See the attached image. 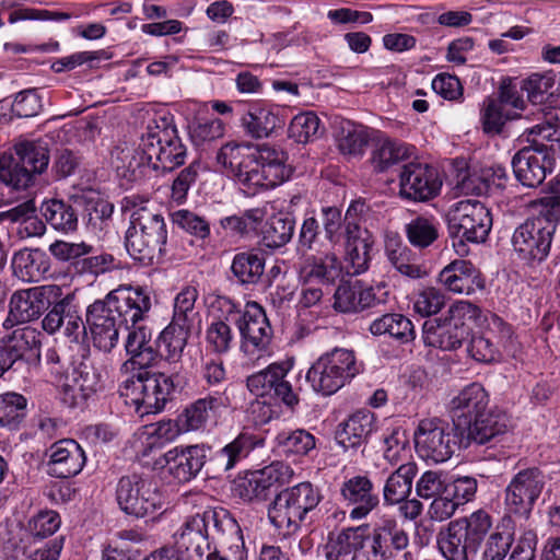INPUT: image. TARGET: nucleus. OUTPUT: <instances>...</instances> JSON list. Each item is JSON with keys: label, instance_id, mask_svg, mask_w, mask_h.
Wrapping results in <instances>:
<instances>
[{"label": "nucleus", "instance_id": "10", "mask_svg": "<svg viewBox=\"0 0 560 560\" xmlns=\"http://www.w3.org/2000/svg\"><path fill=\"white\" fill-rule=\"evenodd\" d=\"M140 148L142 161H147L154 171L171 172L185 162L186 148L177 136L176 128L165 120L148 126Z\"/></svg>", "mask_w": 560, "mask_h": 560}, {"label": "nucleus", "instance_id": "59", "mask_svg": "<svg viewBox=\"0 0 560 560\" xmlns=\"http://www.w3.org/2000/svg\"><path fill=\"white\" fill-rule=\"evenodd\" d=\"M555 77L551 73H533L522 81L521 90L527 93V98L534 104L541 103L546 94L552 95Z\"/></svg>", "mask_w": 560, "mask_h": 560}, {"label": "nucleus", "instance_id": "25", "mask_svg": "<svg viewBox=\"0 0 560 560\" xmlns=\"http://www.w3.org/2000/svg\"><path fill=\"white\" fill-rule=\"evenodd\" d=\"M47 452V474L51 477L66 479L77 476L85 465V453L72 439L55 442Z\"/></svg>", "mask_w": 560, "mask_h": 560}, {"label": "nucleus", "instance_id": "29", "mask_svg": "<svg viewBox=\"0 0 560 560\" xmlns=\"http://www.w3.org/2000/svg\"><path fill=\"white\" fill-rule=\"evenodd\" d=\"M508 429L506 415L493 408H488L487 411L472 419L467 427H464L463 433L459 434L464 447L467 448L471 443L483 445L494 441L505 434Z\"/></svg>", "mask_w": 560, "mask_h": 560}, {"label": "nucleus", "instance_id": "36", "mask_svg": "<svg viewBox=\"0 0 560 560\" xmlns=\"http://www.w3.org/2000/svg\"><path fill=\"white\" fill-rule=\"evenodd\" d=\"M336 440L345 450L364 445L375 430V417L370 410H358L340 424Z\"/></svg>", "mask_w": 560, "mask_h": 560}, {"label": "nucleus", "instance_id": "49", "mask_svg": "<svg viewBox=\"0 0 560 560\" xmlns=\"http://www.w3.org/2000/svg\"><path fill=\"white\" fill-rule=\"evenodd\" d=\"M40 211L46 222L56 231L70 233L78 228L77 210L63 200H47L43 202Z\"/></svg>", "mask_w": 560, "mask_h": 560}, {"label": "nucleus", "instance_id": "57", "mask_svg": "<svg viewBox=\"0 0 560 560\" xmlns=\"http://www.w3.org/2000/svg\"><path fill=\"white\" fill-rule=\"evenodd\" d=\"M189 137L196 147L221 138L224 126L219 118H195L188 126Z\"/></svg>", "mask_w": 560, "mask_h": 560}, {"label": "nucleus", "instance_id": "31", "mask_svg": "<svg viewBox=\"0 0 560 560\" xmlns=\"http://www.w3.org/2000/svg\"><path fill=\"white\" fill-rule=\"evenodd\" d=\"M439 281L451 292L474 294L485 289V280L479 269L469 260L456 259L445 266Z\"/></svg>", "mask_w": 560, "mask_h": 560}, {"label": "nucleus", "instance_id": "3", "mask_svg": "<svg viewBox=\"0 0 560 560\" xmlns=\"http://www.w3.org/2000/svg\"><path fill=\"white\" fill-rule=\"evenodd\" d=\"M133 206L130 224L125 233V248L129 256L144 266L159 261L165 253L167 230L164 218L145 205L137 206L125 198V208Z\"/></svg>", "mask_w": 560, "mask_h": 560}, {"label": "nucleus", "instance_id": "4", "mask_svg": "<svg viewBox=\"0 0 560 560\" xmlns=\"http://www.w3.org/2000/svg\"><path fill=\"white\" fill-rule=\"evenodd\" d=\"M240 524L232 514L223 508L208 509L202 513L190 516L174 535V544L192 560H202L210 550V530L212 538L219 542L226 536H234Z\"/></svg>", "mask_w": 560, "mask_h": 560}, {"label": "nucleus", "instance_id": "6", "mask_svg": "<svg viewBox=\"0 0 560 560\" xmlns=\"http://www.w3.org/2000/svg\"><path fill=\"white\" fill-rule=\"evenodd\" d=\"M491 526L490 514L481 509L451 521L438 535L439 549L446 560H469Z\"/></svg>", "mask_w": 560, "mask_h": 560}, {"label": "nucleus", "instance_id": "7", "mask_svg": "<svg viewBox=\"0 0 560 560\" xmlns=\"http://www.w3.org/2000/svg\"><path fill=\"white\" fill-rule=\"evenodd\" d=\"M119 510L135 518H144L163 511L164 497L158 482L147 474L121 476L115 489Z\"/></svg>", "mask_w": 560, "mask_h": 560}, {"label": "nucleus", "instance_id": "16", "mask_svg": "<svg viewBox=\"0 0 560 560\" xmlns=\"http://www.w3.org/2000/svg\"><path fill=\"white\" fill-rule=\"evenodd\" d=\"M545 486L544 475L538 468L520 470L505 488L506 510L515 515L528 517Z\"/></svg>", "mask_w": 560, "mask_h": 560}, {"label": "nucleus", "instance_id": "39", "mask_svg": "<svg viewBox=\"0 0 560 560\" xmlns=\"http://www.w3.org/2000/svg\"><path fill=\"white\" fill-rule=\"evenodd\" d=\"M413 154V148L407 143L385 138L378 140L371 152V165L377 173H386L404 165Z\"/></svg>", "mask_w": 560, "mask_h": 560}, {"label": "nucleus", "instance_id": "34", "mask_svg": "<svg viewBox=\"0 0 560 560\" xmlns=\"http://www.w3.org/2000/svg\"><path fill=\"white\" fill-rule=\"evenodd\" d=\"M224 393L209 394L188 405L178 416V423L184 431L198 430L229 406Z\"/></svg>", "mask_w": 560, "mask_h": 560}, {"label": "nucleus", "instance_id": "1", "mask_svg": "<svg viewBox=\"0 0 560 560\" xmlns=\"http://www.w3.org/2000/svg\"><path fill=\"white\" fill-rule=\"evenodd\" d=\"M151 308V299L142 288L119 287L104 300H97L86 310V325L93 345L104 352H110L118 342V327L138 324Z\"/></svg>", "mask_w": 560, "mask_h": 560}, {"label": "nucleus", "instance_id": "61", "mask_svg": "<svg viewBox=\"0 0 560 560\" xmlns=\"http://www.w3.org/2000/svg\"><path fill=\"white\" fill-rule=\"evenodd\" d=\"M374 242L360 241L354 245L346 247V261L348 262V272L351 275H361L369 269L371 261V248Z\"/></svg>", "mask_w": 560, "mask_h": 560}, {"label": "nucleus", "instance_id": "53", "mask_svg": "<svg viewBox=\"0 0 560 560\" xmlns=\"http://www.w3.org/2000/svg\"><path fill=\"white\" fill-rule=\"evenodd\" d=\"M27 400L18 393L0 395V424L11 430L20 428L27 413Z\"/></svg>", "mask_w": 560, "mask_h": 560}, {"label": "nucleus", "instance_id": "23", "mask_svg": "<svg viewBox=\"0 0 560 560\" xmlns=\"http://www.w3.org/2000/svg\"><path fill=\"white\" fill-rule=\"evenodd\" d=\"M217 163L249 190L253 182L260 178V175L255 172L257 170L256 153L252 152L247 145L235 142L225 143L217 153Z\"/></svg>", "mask_w": 560, "mask_h": 560}, {"label": "nucleus", "instance_id": "58", "mask_svg": "<svg viewBox=\"0 0 560 560\" xmlns=\"http://www.w3.org/2000/svg\"><path fill=\"white\" fill-rule=\"evenodd\" d=\"M92 250L93 247L84 242L56 241L49 245V252L56 259L73 265H81L83 257L91 254Z\"/></svg>", "mask_w": 560, "mask_h": 560}, {"label": "nucleus", "instance_id": "17", "mask_svg": "<svg viewBox=\"0 0 560 560\" xmlns=\"http://www.w3.org/2000/svg\"><path fill=\"white\" fill-rule=\"evenodd\" d=\"M59 294L60 288L57 285L34 287L14 292L10 299L5 324L13 326L39 318Z\"/></svg>", "mask_w": 560, "mask_h": 560}, {"label": "nucleus", "instance_id": "24", "mask_svg": "<svg viewBox=\"0 0 560 560\" xmlns=\"http://www.w3.org/2000/svg\"><path fill=\"white\" fill-rule=\"evenodd\" d=\"M489 395L479 383L464 387L450 401V412L456 431L463 433V428L489 407Z\"/></svg>", "mask_w": 560, "mask_h": 560}, {"label": "nucleus", "instance_id": "26", "mask_svg": "<svg viewBox=\"0 0 560 560\" xmlns=\"http://www.w3.org/2000/svg\"><path fill=\"white\" fill-rule=\"evenodd\" d=\"M290 476V467L276 462L241 479L236 483V491L246 501L265 500L273 485L287 482Z\"/></svg>", "mask_w": 560, "mask_h": 560}, {"label": "nucleus", "instance_id": "35", "mask_svg": "<svg viewBox=\"0 0 560 560\" xmlns=\"http://www.w3.org/2000/svg\"><path fill=\"white\" fill-rule=\"evenodd\" d=\"M13 275L24 282H38L50 273V258L40 248H22L12 256Z\"/></svg>", "mask_w": 560, "mask_h": 560}, {"label": "nucleus", "instance_id": "51", "mask_svg": "<svg viewBox=\"0 0 560 560\" xmlns=\"http://www.w3.org/2000/svg\"><path fill=\"white\" fill-rule=\"evenodd\" d=\"M439 226L433 217L418 215L405 225L406 237L413 247L424 249L439 238Z\"/></svg>", "mask_w": 560, "mask_h": 560}, {"label": "nucleus", "instance_id": "48", "mask_svg": "<svg viewBox=\"0 0 560 560\" xmlns=\"http://www.w3.org/2000/svg\"><path fill=\"white\" fill-rule=\"evenodd\" d=\"M191 326L172 322L161 331L158 342L163 348L162 355L168 362L177 363L191 335Z\"/></svg>", "mask_w": 560, "mask_h": 560}, {"label": "nucleus", "instance_id": "41", "mask_svg": "<svg viewBox=\"0 0 560 560\" xmlns=\"http://www.w3.org/2000/svg\"><path fill=\"white\" fill-rule=\"evenodd\" d=\"M467 338L463 328L453 326L446 318L428 319L422 326V339L425 346L441 350H455Z\"/></svg>", "mask_w": 560, "mask_h": 560}, {"label": "nucleus", "instance_id": "56", "mask_svg": "<svg viewBox=\"0 0 560 560\" xmlns=\"http://www.w3.org/2000/svg\"><path fill=\"white\" fill-rule=\"evenodd\" d=\"M198 299V291L194 287H185L174 300V312L172 322L194 327L198 319V312L195 304Z\"/></svg>", "mask_w": 560, "mask_h": 560}, {"label": "nucleus", "instance_id": "13", "mask_svg": "<svg viewBox=\"0 0 560 560\" xmlns=\"http://www.w3.org/2000/svg\"><path fill=\"white\" fill-rule=\"evenodd\" d=\"M419 455L435 463H444L460 447L462 435L439 418L422 419L413 434Z\"/></svg>", "mask_w": 560, "mask_h": 560}, {"label": "nucleus", "instance_id": "60", "mask_svg": "<svg viewBox=\"0 0 560 560\" xmlns=\"http://www.w3.org/2000/svg\"><path fill=\"white\" fill-rule=\"evenodd\" d=\"M480 313L481 311L477 305L468 301H458L450 307L446 319L458 329L463 328L468 337L471 329L470 323L475 322Z\"/></svg>", "mask_w": 560, "mask_h": 560}, {"label": "nucleus", "instance_id": "11", "mask_svg": "<svg viewBox=\"0 0 560 560\" xmlns=\"http://www.w3.org/2000/svg\"><path fill=\"white\" fill-rule=\"evenodd\" d=\"M492 226L489 209L478 200L465 199L458 201L447 214L450 235L458 238L453 243L457 253L465 252L464 242L482 243L486 241Z\"/></svg>", "mask_w": 560, "mask_h": 560}, {"label": "nucleus", "instance_id": "8", "mask_svg": "<svg viewBox=\"0 0 560 560\" xmlns=\"http://www.w3.org/2000/svg\"><path fill=\"white\" fill-rule=\"evenodd\" d=\"M318 487L310 481L300 482L278 493L268 510L272 525L285 534L294 533L322 501Z\"/></svg>", "mask_w": 560, "mask_h": 560}, {"label": "nucleus", "instance_id": "50", "mask_svg": "<svg viewBox=\"0 0 560 560\" xmlns=\"http://www.w3.org/2000/svg\"><path fill=\"white\" fill-rule=\"evenodd\" d=\"M294 230L295 220L290 213H276L267 220L261 231L264 244L269 248L282 247L291 241Z\"/></svg>", "mask_w": 560, "mask_h": 560}, {"label": "nucleus", "instance_id": "45", "mask_svg": "<svg viewBox=\"0 0 560 560\" xmlns=\"http://www.w3.org/2000/svg\"><path fill=\"white\" fill-rule=\"evenodd\" d=\"M417 472L418 467L413 462L401 464L392 472L383 488L384 502L388 505H396L408 499Z\"/></svg>", "mask_w": 560, "mask_h": 560}, {"label": "nucleus", "instance_id": "63", "mask_svg": "<svg viewBox=\"0 0 560 560\" xmlns=\"http://www.w3.org/2000/svg\"><path fill=\"white\" fill-rule=\"evenodd\" d=\"M478 480L471 476H458L447 482V495H451L458 506L471 502L477 493Z\"/></svg>", "mask_w": 560, "mask_h": 560}, {"label": "nucleus", "instance_id": "64", "mask_svg": "<svg viewBox=\"0 0 560 560\" xmlns=\"http://www.w3.org/2000/svg\"><path fill=\"white\" fill-rule=\"evenodd\" d=\"M513 539V532L509 528L492 533L486 542L482 559L504 560L512 546Z\"/></svg>", "mask_w": 560, "mask_h": 560}, {"label": "nucleus", "instance_id": "15", "mask_svg": "<svg viewBox=\"0 0 560 560\" xmlns=\"http://www.w3.org/2000/svg\"><path fill=\"white\" fill-rule=\"evenodd\" d=\"M409 545L405 529L395 518L384 517L365 535L364 560H392Z\"/></svg>", "mask_w": 560, "mask_h": 560}, {"label": "nucleus", "instance_id": "2", "mask_svg": "<svg viewBox=\"0 0 560 560\" xmlns=\"http://www.w3.org/2000/svg\"><path fill=\"white\" fill-rule=\"evenodd\" d=\"M148 369H139L120 386V395L126 404L141 417L161 412L187 384L186 376L178 371L167 374Z\"/></svg>", "mask_w": 560, "mask_h": 560}, {"label": "nucleus", "instance_id": "14", "mask_svg": "<svg viewBox=\"0 0 560 560\" xmlns=\"http://www.w3.org/2000/svg\"><path fill=\"white\" fill-rule=\"evenodd\" d=\"M555 150L534 138L532 144L518 150L512 159L513 173L523 186L536 188L552 173Z\"/></svg>", "mask_w": 560, "mask_h": 560}, {"label": "nucleus", "instance_id": "37", "mask_svg": "<svg viewBox=\"0 0 560 560\" xmlns=\"http://www.w3.org/2000/svg\"><path fill=\"white\" fill-rule=\"evenodd\" d=\"M363 550H365V535L362 526L347 527L336 536H329L325 546V557L327 560H342L352 555L351 560H364Z\"/></svg>", "mask_w": 560, "mask_h": 560}, {"label": "nucleus", "instance_id": "30", "mask_svg": "<svg viewBox=\"0 0 560 560\" xmlns=\"http://www.w3.org/2000/svg\"><path fill=\"white\" fill-rule=\"evenodd\" d=\"M284 110L279 106L253 104L242 116L241 122L246 133L254 139L269 138L285 126Z\"/></svg>", "mask_w": 560, "mask_h": 560}, {"label": "nucleus", "instance_id": "40", "mask_svg": "<svg viewBox=\"0 0 560 560\" xmlns=\"http://www.w3.org/2000/svg\"><path fill=\"white\" fill-rule=\"evenodd\" d=\"M0 218L14 224L12 230L19 240L40 237L46 232V224L36 214V207L33 200H27L16 207L1 212Z\"/></svg>", "mask_w": 560, "mask_h": 560}, {"label": "nucleus", "instance_id": "18", "mask_svg": "<svg viewBox=\"0 0 560 560\" xmlns=\"http://www.w3.org/2000/svg\"><path fill=\"white\" fill-rule=\"evenodd\" d=\"M289 371L290 365L287 362L271 363L266 369L249 375L246 378V386L257 397H276L292 408L298 405L299 398L291 384L285 381Z\"/></svg>", "mask_w": 560, "mask_h": 560}, {"label": "nucleus", "instance_id": "21", "mask_svg": "<svg viewBox=\"0 0 560 560\" xmlns=\"http://www.w3.org/2000/svg\"><path fill=\"white\" fill-rule=\"evenodd\" d=\"M296 269L302 284H320L326 289H332L342 273L340 260L330 252L301 254Z\"/></svg>", "mask_w": 560, "mask_h": 560}, {"label": "nucleus", "instance_id": "52", "mask_svg": "<svg viewBox=\"0 0 560 560\" xmlns=\"http://www.w3.org/2000/svg\"><path fill=\"white\" fill-rule=\"evenodd\" d=\"M520 117L521 115L517 112L503 108L499 103L491 100V97H487L483 101L480 121L482 130L487 135H500L508 120H514Z\"/></svg>", "mask_w": 560, "mask_h": 560}, {"label": "nucleus", "instance_id": "44", "mask_svg": "<svg viewBox=\"0 0 560 560\" xmlns=\"http://www.w3.org/2000/svg\"><path fill=\"white\" fill-rule=\"evenodd\" d=\"M254 447V436L242 433L209 458V467L214 474L226 472L246 458Z\"/></svg>", "mask_w": 560, "mask_h": 560}, {"label": "nucleus", "instance_id": "20", "mask_svg": "<svg viewBox=\"0 0 560 560\" xmlns=\"http://www.w3.org/2000/svg\"><path fill=\"white\" fill-rule=\"evenodd\" d=\"M237 328L242 338V352L254 355L268 349L273 330L265 310L257 302L245 304Z\"/></svg>", "mask_w": 560, "mask_h": 560}, {"label": "nucleus", "instance_id": "54", "mask_svg": "<svg viewBox=\"0 0 560 560\" xmlns=\"http://www.w3.org/2000/svg\"><path fill=\"white\" fill-rule=\"evenodd\" d=\"M289 137L298 143H307L319 137L320 120L312 112L298 114L289 126Z\"/></svg>", "mask_w": 560, "mask_h": 560}, {"label": "nucleus", "instance_id": "42", "mask_svg": "<svg viewBox=\"0 0 560 560\" xmlns=\"http://www.w3.org/2000/svg\"><path fill=\"white\" fill-rule=\"evenodd\" d=\"M368 330L375 337L387 336L401 345L410 343L416 338L413 323L400 313H384L375 317Z\"/></svg>", "mask_w": 560, "mask_h": 560}, {"label": "nucleus", "instance_id": "27", "mask_svg": "<svg viewBox=\"0 0 560 560\" xmlns=\"http://www.w3.org/2000/svg\"><path fill=\"white\" fill-rule=\"evenodd\" d=\"M288 155L281 149L264 144L256 153L257 172L260 175L257 182H253L252 189L258 187L273 188L289 179L292 170L287 165Z\"/></svg>", "mask_w": 560, "mask_h": 560}, {"label": "nucleus", "instance_id": "46", "mask_svg": "<svg viewBox=\"0 0 560 560\" xmlns=\"http://www.w3.org/2000/svg\"><path fill=\"white\" fill-rule=\"evenodd\" d=\"M371 140L370 129L352 121H342L338 128L336 141L339 151L350 158H360Z\"/></svg>", "mask_w": 560, "mask_h": 560}, {"label": "nucleus", "instance_id": "32", "mask_svg": "<svg viewBox=\"0 0 560 560\" xmlns=\"http://www.w3.org/2000/svg\"><path fill=\"white\" fill-rule=\"evenodd\" d=\"M40 341L36 330L31 327H22L0 339V377L12 365L28 354H34Z\"/></svg>", "mask_w": 560, "mask_h": 560}, {"label": "nucleus", "instance_id": "55", "mask_svg": "<svg viewBox=\"0 0 560 560\" xmlns=\"http://www.w3.org/2000/svg\"><path fill=\"white\" fill-rule=\"evenodd\" d=\"M276 440L278 447L285 454L306 455L316 445L315 436L303 429L279 433Z\"/></svg>", "mask_w": 560, "mask_h": 560}, {"label": "nucleus", "instance_id": "22", "mask_svg": "<svg viewBox=\"0 0 560 560\" xmlns=\"http://www.w3.org/2000/svg\"><path fill=\"white\" fill-rule=\"evenodd\" d=\"M209 451L203 444L176 446L164 454V467L178 482H188L206 465Z\"/></svg>", "mask_w": 560, "mask_h": 560}, {"label": "nucleus", "instance_id": "5", "mask_svg": "<svg viewBox=\"0 0 560 560\" xmlns=\"http://www.w3.org/2000/svg\"><path fill=\"white\" fill-rule=\"evenodd\" d=\"M49 160L46 142L19 139L0 154V183L12 190L25 191L47 170Z\"/></svg>", "mask_w": 560, "mask_h": 560}, {"label": "nucleus", "instance_id": "62", "mask_svg": "<svg viewBox=\"0 0 560 560\" xmlns=\"http://www.w3.org/2000/svg\"><path fill=\"white\" fill-rule=\"evenodd\" d=\"M206 341L212 351L225 353L233 342L231 327L224 320H213L207 328Z\"/></svg>", "mask_w": 560, "mask_h": 560}, {"label": "nucleus", "instance_id": "9", "mask_svg": "<svg viewBox=\"0 0 560 560\" xmlns=\"http://www.w3.org/2000/svg\"><path fill=\"white\" fill-rule=\"evenodd\" d=\"M360 368L352 350L335 348L312 364L306 373V381L314 392L330 396L358 375Z\"/></svg>", "mask_w": 560, "mask_h": 560}, {"label": "nucleus", "instance_id": "33", "mask_svg": "<svg viewBox=\"0 0 560 560\" xmlns=\"http://www.w3.org/2000/svg\"><path fill=\"white\" fill-rule=\"evenodd\" d=\"M129 332L126 339L125 349L129 359L124 363L125 369L131 366L144 369L154 365L159 352L151 342V331L143 325L129 324Z\"/></svg>", "mask_w": 560, "mask_h": 560}, {"label": "nucleus", "instance_id": "12", "mask_svg": "<svg viewBox=\"0 0 560 560\" xmlns=\"http://www.w3.org/2000/svg\"><path fill=\"white\" fill-rule=\"evenodd\" d=\"M558 222L541 208L536 217L515 229L512 236L514 252L528 264L544 260L549 254Z\"/></svg>", "mask_w": 560, "mask_h": 560}, {"label": "nucleus", "instance_id": "38", "mask_svg": "<svg viewBox=\"0 0 560 560\" xmlns=\"http://www.w3.org/2000/svg\"><path fill=\"white\" fill-rule=\"evenodd\" d=\"M63 388L70 404L78 406L101 388V375L91 364L81 362L73 368L71 376H67Z\"/></svg>", "mask_w": 560, "mask_h": 560}, {"label": "nucleus", "instance_id": "47", "mask_svg": "<svg viewBox=\"0 0 560 560\" xmlns=\"http://www.w3.org/2000/svg\"><path fill=\"white\" fill-rule=\"evenodd\" d=\"M265 270L264 254L257 249L237 253L231 265V271L241 284H256Z\"/></svg>", "mask_w": 560, "mask_h": 560}, {"label": "nucleus", "instance_id": "43", "mask_svg": "<svg viewBox=\"0 0 560 560\" xmlns=\"http://www.w3.org/2000/svg\"><path fill=\"white\" fill-rule=\"evenodd\" d=\"M385 253L390 265L409 279H420L425 276V270L418 256L397 236H387Z\"/></svg>", "mask_w": 560, "mask_h": 560}, {"label": "nucleus", "instance_id": "19", "mask_svg": "<svg viewBox=\"0 0 560 560\" xmlns=\"http://www.w3.org/2000/svg\"><path fill=\"white\" fill-rule=\"evenodd\" d=\"M442 182L436 171L425 163L408 162L399 172V195L411 201H428L439 195Z\"/></svg>", "mask_w": 560, "mask_h": 560}, {"label": "nucleus", "instance_id": "28", "mask_svg": "<svg viewBox=\"0 0 560 560\" xmlns=\"http://www.w3.org/2000/svg\"><path fill=\"white\" fill-rule=\"evenodd\" d=\"M340 495L347 505L352 506L349 517L362 520L366 517L380 503L374 485L366 476H353L340 486Z\"/></svg>", "mask_w": 560, "mask_h": 560}]
</instances>
